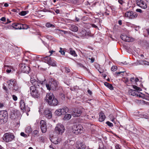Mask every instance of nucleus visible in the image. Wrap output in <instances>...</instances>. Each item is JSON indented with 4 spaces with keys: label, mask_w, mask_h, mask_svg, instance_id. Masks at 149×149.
<instances>
[{
    "label": "nucleus",
    "mask_w": 149,
    "mask_h": 149,
    "mask_svg": "<svg viewBox=\"0 0 149 149\" xmlns=\"http://www.w3.org/2000/svg\"><path fill=\"white\" fill-rule=\"evenodd\" d=\"M4 106V104L3 103H0V108H3Z\"/></svg>",
    "instance_id": "nucleus-56"
},
{
    "label": "nucleus",
    "mask_w": 149,
    "mask_h": 149,
    "mask_svg": "<svg viewBox=\"0 0 149 149\" xmlns=\"http://www.w3.org/2000/svg\"><path fill=\"white\" fill-rule=\"evenodd\" d=\"M118 23L120 25H121L122 24V21L121 20H119Z\"/></svg>",
    "instance_id": "nucleus-61"
},
{
    "label": "nucleus",
    "mask_w": 149,
    "mask_h": 149,
    "mask_svg": "<svg viewBox=\"0 0 149 149\" xmlns=\"http://www.w3.org/2000/svg\"><path fill=\"white\" fill-rule=\"evenodd\" d=\"M44 81H40L38 80H36L34 77H31L30 79V82L32 85L31 86H34L36 88H39L40 84L42 85Z\"/></svg>",
    "instance_id": "nucleus-4"
},
{
    "label": "nucleus",
    "mask_w": 149,
    "mask_h": 149,
    "mask_svg": "<svg viewBox=\"0 0 149 149\" xmlns=\"http://www.w3.org/2000/svg\"><path fill=\"white\" fill-rule=\"evenodd\" d=\"M118 2L121 4H122L123 3V1L122 0H118Z\"/></svg>",
    "instance_id": "nucleus-55"
},
{
    "label": "nucleus",
    "mask_w": 149,
    "mask_h": 149,
    "mask_svg": "<svg viewBox=\"0 0 149 149\" xmlns=\"http://www.w3.org/2000/svg\"><path fill=\"white\" fill-rule=\"evenodd\" d=\"M145 61L141 60L139 61V63L141 64L144 65Z\"/></svg>",
    "instance_id": "nucleus-51"
},
{
    "label": "nucleus",
    "mask_w": 149,
    "mask_h": 149,
    "mask_svg": "<svg viewBox=\"0 0 149 149\" xmlns=\"http://www.w3.org/2000/svg\"><path fill=\"white\" fill-rule=\"evenodd\" d=\"M55 52V51H53V50H52V51H49V52L50 53H51V54L50 55V56H51V55L53 54V53L54 52Z\"/></svg>",
    "instance_id": "nucleus-62"
},
{
    "label": "nucleus",
    "mask_w": 149,
    "mask_h": 149,
    "mask_svg": "<svg viewBox=\"0 0 149 149\" xmlns=\"http://www.w3.org/2000/svg\"><path fill=\"white\" fill-rule=\"evenodd\" d=\"M130 81L132 82H133L135 81V79L134 77H132L130 78Z\"/></svg>",
    "instance_id": "nucleus-58"
},
{
    "label": "nucleus",
    "mask_w": 149,
    "mask_h": 149,
    "mask_svg": "<svg viewBox=\"0 0 149 149\" xmlns=\"http://www.w3.org/2000/svg\"><path fill=\"white\" fill-rule=\"evenodd\" d=\"M40 128L42 133H44L47 130V125L46 122L43 120H41L40 122Z\"/></svg>",
    "instance_id": "nucleus-10"
},
{
    "label": "nucleus",
    "mask_w": 149,
    "mask_h": 149,
    "mask_svg": "<svg viewBox=\"0 0 149 149\" xmlns=\"http://www.w3.org/2000/svg\"><path fill=\"white\" fill-rule=\"evenodd\" d=\"M45 26L47 27L48 28L50 27L54 28L55 27V26L54 25L52 24H51L49 22L47 23L46 24Z\"/></svg>",
    "instance_id": "nucleus-36"
},
{
    "label": "nucleus",
    "mask_w": 149,
    "mask_h": 149,
    "mask_svg": "<svg viewBox=\"0 0 149 149\" xmlns=\"http://www.w3.org/2000/svg\"><path fill=\"white\" fill-rule=\"evenodd\" d=\"M69 29L72 31L74 32H77L78 30V27L77 26L72 24L70 25Z\"/></svg>",
    "instance_id": "nucleus-21"
},
{
    "label": "nucleus",
    "mask_w": 149,
    "mask_h": 149,
    "mask_svg": "<svg viewBox=\"0 0 149 149\" xmlns=\"http://www.w3.org/2000/svg\"><path fill=\"white\" fill-rule=\"evenodd\" d=\"M11 22V21L9 20L8 19H7V22H6V24H8Z\"/></svg>",
    "instance_id": "nucleus-63"
},
{
    "label": "nucleus",
    "mask_w": 149,
    "mask_h": 149,
    "mask_svg": "<svg viewBox=\"0 0 149 149\" xmlns=\"http://www.w3.org/2000/svg\"><path fill=\"white\" fill-rule=\"evenodd\" d=\"M106 123L109 127H111L113 126V123L109 122V121H107Z\"/></svg>",
    "instance_id": "nucleus-43"
},
{
    "label": "nucleus",
    "mask_w": 149,
    "mask_h": 149,
    "mask_svg": "<svg viewBox=\"0 0 149 149\" xmlns=\"http://www.w3.org/2000/svg\"><path fill=\"white\" fill-rule=\"evenodd\" d=\"M124 72V71H121V72H116L115 73V74H116V75H118L120 74L121 73H123Z\"/></svg>",
    "instance_id": "nucleus-53"
},
{
    "label": "nucleus",
    "mask_w": 149,
    "mask_h": 149,
    "mask_svg": "<svg viewBox=\"0 0 149 149\" xmlns=\"http://www.w3.org/2000/svg\"><path fill=\"white\" fill-rule=\"evenodd\" d=\"M28 11H22L19 13V14L21 16H24L28 13Z\"/></svg>",
    "instance_id": "nucleus-34"
},
{
    "label": "nucleus",
    "mask_w": 149,
    "mask_h": 149,
    "mask_svg": "<svg viewBox=\"0 0 149 149\" xmlns=\"http://www.w3.org/2000/svg\"><path fill=\"white\" fill-rule=\"evenodd\" d=\"M21 29H26L29 28L28 26L26 24H22Z\"/></svg>",
    "instance_id": "nucleus-35"
},
{
    "label": "nucleus",
    "mask_w": 149,
    "mask_h": 149,
    "mask_svg": "<svg viewBox=\"0 0 149 149\" xmlns=\"http://www.w3.org/2000/svg\"><path fill=\"white\" fill-rule=\"evenodd\" d=\"M45 100L48 104L51 106H55L58 103V100L55 98L52 93L47 94L45 99Z\"/></svg>",
    "instance_id": "nucleus-1"
},
{
    "label": "nucleus",
    "mask_w": 149,
    "mask_h": 149,
    "mask_svg": "<svg viewBox=\"0 0 149 149\" xmlns=\"http://www.w3.org/2000/svg\"><path fill=\"white\" fill-rule=\"evenodd\" d=\"M115 149H122L121 146L117 143L115 144Z\"/></svg>",
    "instance_id": "nucleus-37"
},
{
    "label": "nucleus",
    "mask_w": 149,
    "mask_h": 149,
    "mask_svg": "<svg viewBox=\"0 0 149 149\" xmlns=\"http://www.w3.org/2000/svg\"><path fill=\"white\" fill-rule=\"evenodd\" d=\"M7 120L5 118H3L0 117V124H4L7 122Z\"/></svg>",
    "instance_id": "nucleus-32"
},
{
    "label": "nucleus",
    "mask_w": 149,
    "mask_h": 149,
    "mask_svg": "<svg viewBox=\"0 0 149 149\" xmlns=\"http://www.w3.org/2000/svg\"><path fill=\"white\" fill-rule=\"evenodd\" d=\"M91 63H93L94 61V58H91Z\"/></svg>",
    "instance_id": "nucleus-60"
},
{
    "label": "nucleus",
    "mask_w": 149,
    "mask_h": 149,
    "mask_svg": "<svg viewBox=\"0 0 149 149\" xmlns=\"http://www.w3.org/2000/svg\"><path fill=\"white\" fill-rule=\"evenodd\" d=\"M8 4L7 3H5L4 4V6L6 7H8Z\"/></svg>",
    "instance_id": "nucleus-64"
},
{
    "label": "nucleus",
    "mask_w": 149,
    "mask_h": 149,
    "mask_svg": "<svg viewBox=\"0 0 149 149\" xmlns=\"http://www.w3.org/2000/svg\"><path fill=\"white\" fill-rule=\"evenodd\" d=\"M133 88L134 89L136 90L137 91H140L141 90V88L139 87H138L136 86L133 85L132 86Z\"/></svg>",
    "instance_id": "nucleus-41"
},
{
    "label": "nucleus",
    "mask_w": 149,
    "mask_h": 149,
    "mask_svg": "<svg viewBox=\"0 0 149 149\" xmlns=\"http://www.w3.org/2000/svg\"><path fill=\"white\" fill-rule=\"evenodd\" d=\"M15 136L14 134L11 133H5L3 136V140L6 142H10L14 139Z\"/></svg>",
    "instance_id": "nucleus-2"
},
{
    "label": "nucleus",
    "mask_w": 149,
    "mask_h": 149,
    "mask_svg": "<svg viewBox=\"0 0 149 149\" xmlns=\"http://www.w3.org/2000/svg\"><path fill=\"white\" fill-rule=\"evenodd\" d=\"M136 12H139L140 13H141L142 12V10L141 9H136Z\"/></svg>",
    "instance_id": "nucleus-54"
},
{
    "label": "nucleus",
    "mask_w": 149,
    "mask_h": 149,
    "mask_svg": "<svg viewBox=\"0 0 149 149\" xmlns=\"http://www.w3.org/2000/svg\"><path fill=\"white\" fill-rule=\"evenodd\" d=\"M137 16L138 14L136 13H134L132 11H127L125 14V17L130 19H135Z\"/></svg>",
    "instance_id": "nucleus-7"
},
{
    "label": "nucleus",
    "mask_w": 149,
    "mask_h": 149,
    "mask_svg": "<svg viewBox=\"0 0 149 149\" xmlns=\"http://www.w3.org/2000/svg\"><path fill=\"white\" fill-rule=\"evenodd\" d=\"M55 113L56 115L58 116L63 114L62 111L61 109H59L58 110H57L56 111Z\"/></svg>",
    "instance_id": "nucleus-30"
},
{
    "label": "nucleus",
    "mask_w": 149,
    "mask_h": 149,
    "mask_svg": "<svg viewBox=\"0 0 149 149\" xmlns=\"http://www.w3.org/2000/svg\"><path fill=\"white\" fill-rule=\"evenodd\" d=\"M60 98L62 100H64L65 98V95L62 93H61L60 94Z\"/></svg>",
    "instance_id": "nucleus-39"
},
{
    "label": "nucleus",
    "mask_w": 149,
    "mask_h": 149,
    "mask_svg": "<svg viewBox=\"0 0 149 149\" xmlns=\"http://www.w3.org/2000/svg\"><path fill=\"white\" fill-rule=\"evenodd\" d=\"M117 67L116 66H113L111 68V70L113 71H115L117 70Z\"/></svg>",
    "instance_id": "nucleus-42"
},
{
    "label": "nucleus",
    "mask_w": 149,
    "mask_h": 149,
    "mask_svg": "<svg viewBox=\"0 0 149 149\" xmlns=\"http://www.w3.org/2000/svg\"><path fill=\"white\" fill-rule=\"evenodd\" d=\"M69 52L72 55L74 56H77V55L75 51L73 50L72 48H70L68 50Z\"/></svg>",
    "instance_id": "nucleus-25"
},
{
    "label": "nucleus",
    "mask_w": 149,
    "mask_h": 149,
    "mask_svg": "<svg viewBox=\"0 0 149 149\" xmlns=\"http://www.w3.org/2000/svg\"><path fill=\"white\" fill-rule=\"evenodd\" d=\"M20 107L21 109L23 111L26 110V107L25 102L23 100H21L19 102Z\"/></svg>",
    "instance_id": "nucleus-18"
},
{
    "label": "nucleus",
    "mask_w": 149,
    "mask_h": 149,
    "mask_svg": "<svg viewBox=\"0 0 149 149\" xmlns=\"http://www.w3.org/2000/svg\"><path fill=\"white\" fill-rule=\"evenodd\" d=\"M136 3L138 6L143 9H145L147 8L146 3L141 0H136Z\"/></svg>",
    "instance_id": "nucleus-13"
},
{
    "label": "nucleus",
    "mask_w": 149,
    "mask_h": 149,
    "mask_svg": "<svg viewBox=\"0 0 149 149\" xmlns=\"http://www.w3.org/2000/svg\"><path fill=\"white\" fill-rule=\"evenodd\" d=\"M65 71L67 72L68 73L70 72V70L68 68L65 67Z\"/></svg>",
    "instance_id": "nucleus-50"
},
{
    "label": "nucleus",
    "mask_w": 149,
    "mask_h": 149,
    "mask_svg": "<svg viewBox=\"0 0 149 149\" xmlns=\"http://www.w3.org/2000/svg\"><path fill=\"white\" fill-rule=\"evenodd\" d=\"M20 135L21 136H23L24 137H27V135L26 134H24V132H22L20 133Z\"/></svg>",
    "instance_id": "nucleus-47"
},
{
    "label": "nucleus",
    "mask_w": 149,
    "mask_h": 149,
    "mask_svg": "<svg viewBox=\"0 0 149 149\" xmlns=\"http://www.w3.org/2000/svg\"><path fill=\"white\" fill-rule=\"evenodd\" d=\"M137 93H138V91H136L135 90L130 89L128 91L129 94L133 96H135Z\"/></svg>",
    "instance_id": "nucleus-24"
},
{
    "label": "nucleus",
    "mask_w": 149,
    "mask_h": 149,
    "mask_svg": "<svg viewBox=\"0 0 149 149\" xmlns=\"http://www.w3.org/2000/svg\"><path fill=\"white\" fill-rule=\"evenodd\" d=\"M40 141L43 142L44 141V138L42 136H40L39 137Z\"/></svg>",
    "instance_id": "nucleus-46"
},
{
    "label": "nucleus",
    "mask_w": 149,
    "mask_h": 149,
    "mask_svg": "<svg viewBox=\"0 0 149 149\" xmlns=\"http://www.w3.org/2000/svg\"><path fill=\"white\" fill-rule=\"evenodd\" d=\"M0 117L3 118H6L7 120L8 119V114L6 111H1L0 113Z\"/></svg>",
    "instance_id": "nucleus-20"
},
{
    "label": "nucleus",
    "mask_w": 149,
    "mask_h": 149,
    "mask_svg": "<svg viewBox=\"0 0 149 149\" xmlns=\"http://www.w3.org/2000/svg\"><path fill=\"white\" fill-rule=\"evenodd\" d=\"M144 65H149V62L146 61H145V62H144Z\"/></svg>",
    "instance_id": "nucleus-57"
},
{
    "label": "nucleus",
    "mask_w": 149,
    "mask_h": 149,
    "mask_svg": "<svg viewBox=\"0 0 149 149\" xmlns=\"http://www.w3.org/2000/svg\"><path fill=\"white\" fill-rule=\"evenodd\" d=\"M83 127L80 125H74L73 128L72 132L77 134L81 133L83 130Z\"/></svg>",
    "instance_id": "nucleus-8"
},
{
    "label": "nucleus",
    "mask_w": 149,
    "mask_h": 149,
    "mask_svg": "<svg viewBox=\"0 0 149 149\" xmlns=\"http://www.w3.org/2000/svg\"><path fill=\"white\" fill-rule=\"evenodd\" d=\"M42 61L53 66H56V63L54 61L51 59V58L49 56H46L43 57L42 58Z\"/></svg>",
    "instance_id": "nucleus-6"
},
{
    "label": "nucleus",
    "mask_w": 149,
    "mask_h": 149,
    "mask_svg": "<svg viewBox=\"0 0 149 149\" xmlns=\"http://www.w3.org/2000/svg\"><path fill=\"white\" fill-rule=\"evenodd\" d=\"M105 118V116L104 114L102 112H100L99 114V121L100 122H102L104 120Z\"/></svg>",
    "instance_id": "nucleus-22"
},
{
    "label": "nucleus",
    "mask_w": 149,
    "mask_h": 149,
    "mask_svg": "<svg viewBox=\"0 0 149 149\" xmlns=\"http://www.w3.org/2000/svg\"><path fill=\"white\" fill-rule=\"evenodd\" d=\"M25 131L26 132L29 133L31 131V129L29 127H28L26 128Z\"/></svg>",
    "instance_id": "nucleus-38"
},
{
    "label": "nucleus",
    "mask_w": 149,
    "mask_h": 149,
    "mask_svg": "<svg viewBox=\"0 0 149 149\" xmlns=\"http://www.w3.org/2000/svg\"><path fill=\"white\" fill-rule=\"evenodd\" d=\"M0 20L3 22H6V18L4 17H3L0 19Z\"/></svg>",
    "instance_id": "nucleus-49"
},
{
    "label": "nucleus",
    "mask_w": 149,
    "mask_h": 149,
    "mask_svg": "<svg viewBox=\"0 0 149 149\" xmlns=\"http://www.w3.org/2000/svg\"><path fill=\"white\" fill-rule=\"evenodd\" d=\"M86 147V145L82 142H78L76 146V148L78 149H82L85 148Z\"/></svg>",
    "instance_id": "nucleus-19"
},
{
    "label": "nucleus",
    "mask_w": 149,
    "mask_h": 149,
    "mask_svg": "<svg viewBox=\"0 0 149 149\" xmlns=\"http://www.w3.org/2000/svg\"><path fill=\"white\" fill-rule=\"evenodd\" d=\"M46 86L47 90L49 91L51 89L53 90V86L51 83H50V82L49 84H46Z\"/></svg>",
    "instance_id": "nucleus-29"
},
{
    "label": "nucleus",
    "mask_w": 149,
    "mask_h": 149,
    "mask_svg": "<svg viewBox=\"0 0 149 149\" xmlns=\"http://www.w3.org/2000/svg\"><path fill=\"white\" fill-rule=\"evenodd\" d=\"M87 35L86 32V31L84 30H83L79 33V35L80 36L84 37Z\"/></svg>",
    "instance_id": "nucleus-27"
},
{
    "label": "nucleus",
    "mask_w": 149,
    "mask_h": 149,
    "mask_svg": "<svg viewBox=\"0 0 149 149\" xmlns=\"http://www.w3.org/2000/svg\"><path fill=\"white\" fill-rule=\"evenodd\" d=\"M19 66L20 68V70L21 72L27 74L29 72L30 69V67L27 65L25 64L21 63L19 64Z\"/></svg>",
    "instance_id": "nucleus-5"
},
{
    "label": "nucleus",
    "mask_w": 149,
    "mask_h": 149,
    "mask_svg": "<svg viewBox=\"0 0 149 149\" xmlns=\"http://www.w3.org/2000/svg\"><path fill=\"white\" fill-rule=\"evenodd\" d=\"M21 24H18L17 23H15L14 24H12V26L15 29H21Z\"/></svg>",
    "instance_id": "nucleus-23"
},
{
    "label": "nucleus",
    "mask_w": 149,
    "mask_h": 149,
    "mask_svg": "<svg viewBox=\"0 0 149 149\" xmlns=\"http://www.w3.org/2000/svg\"><path fill=\"white\" fill-rule=\"evenodd\" d=\"M30 88L31 94L33 97L38 98L40 96V93L38 91L39 88H36L34 86H31Z\"/></svg>",
    "instance_id": "nucleus-3"
},
{
    "label": "nucleus",
    "mask_w": 149,
    "mask_h": 149,
    "mask_svg": "<svg viewBox=\"0 0 149 149\" xmlns=\"http://www.w3.org/2000/svg\"><path fill=\"white\" fill-rule=\"evenodd\" d=\"M82 113V111L80 109L78 108H76L73 111L72 115L75 117H79L81 115Z\"/></svg>",
    "instance_id": "nucleus-14"
},
{
    "label": "nucleus",
    "mask_w": 149,
    "mask_h": 149,
    "mask_svg": "<svg viewBox=\"0 0 149 149\" xmlns=\"http://www.w3.org/2000/svg\"><path fill=\"white\" fill-rule=\"evenodd\" d=\"M8 82V84H10V83L11 84L12 83V84H13L14 83H16L15 82V81L13 79L10 80Z\"/></svg>",
    "instance_id": "nucleus-44"
},
{
    "label": "nucleus",
    "mask_w": 149,
    "mask_h": 149,
    "mask_svg": "<svg viewBox=\"0 0 149 149\" xmlns=\"http://www.w3.org/2000/svg\"><path fill=\"white\" fill-rule=\"evenodd\" d=\"M33 134L36 135L38 134V132L37 130H35L33 131Z\"/></svg>",
    "instance_id": "nucleus-59"
},
{
    "label": "nucleus",
    "mask_w": 149,
    "mask_h": 149,
    "mask_svg": "<svg viewBox=\"0 0 149 149\" xmlns=\"http://www.w3.org/2000/svg\"><path fill=\"white\" fill-rule=\"evenodd\" d=\"M12 83L8 84V88L9 89L14 90L15 91H17L19 89V87L16 83H15L13 84H12Z\"/></svg>",
    "instance_id": "nucleus-16"
},
{
    "label": "nucleus",
    "mask_w": 149,
    "mask_h": 149,
    "mask_svg": "<svg viewBox=\"0 0 149 149\" xmlns=\"http://www.w3.org/2000/svg\"><path fill=\"white\" fill-rule=\"evenodd\" d=\"M50 83L53 86V90H56L58 87V82L54 78H51L49 80Z\"/></svg>",
    "instance_id": "nucleus-11"
},
{
    "label": "nucleus",
    "mask_w": 149,
    "mask_h": 149,
    "mask_svg": "<svg viewBox=\"0 0 149 149\" xmlns=\"http://www.w3.org/2000/svg\"><path fill=\"white\" fill-rule=\"evenodd\" d=\"M62 111L63 114H65V113L68 112L69 109L67 107H65L62 109H61Z\"/></svg>",
    "instance_id": "nucleus-28"
},
{
    "label": "nucleus",
    "mask_w": 149,
    "mask_h": 149,
    "mask_svg": "<svg viewBox=\"0 0 149 149\" xmlns=\"http://www.w3.org/2000/svg\"><path fill=\"white\" fill-rule=\"evenodd\" d=\"M14 101H16L17 100V97L15 95H12Z\"/></svg>",
    "instance_id": "nucleus-48"
},
{
    "label": "nucleus",
    "mask_w": 149,
    "mask_h": 149,
    "mask_svg": "<svg viewBox=\"0 0 149 149\" xmlns=\"http://www.w3.org/2000/svg\"><path fill=\"white\" fill-rule=\"evenodd\" d=\"M104 85L111 90H113V88L112 85L111 84H109L107 82H105L104 83Z\"/></svg>",
    "instance_id": "nucleus-26"
},
{
    "label": "nucleus",
    "mask_w": 149,
    "mask_h": 149,
    "mask_svg": "<svg viewBox=\"0 0 149 149\" xmlns=\"http://www.w3.org/2000/svg\"><path fill=\"white\" fill-rule=\"evenodd\" d=\"M142 95H143V94L142 93H139L138 92V93H136V94L135 96H139V97H143Z\"/></svg>",
    "instance_id": "nucleus-45"
},
{
    "label": "nucleus",
    "mask_w": 149,
    "mask_h": 149,
    "mask_svg": "<svg viewBox=\"0 0 149 149\" xmlns=\"http://www.w3.org/2000/svg\"><path fill=\"white\" fill-rule=\"evenodd\" d=\"M59 52L61 53V54L63 55H65V52L63 49L61 48H60Z\"/></svg>",
    "instance_id": "nucleus-40"
},
{
    "label": "nucleus",
    "mask_w": 149,
    "mask_h": 149,
    "mask_svg": "<svg viewBox=\"0 0 149 149\" xmlns=\"http://www.w3.org/2000/svg\"><path fill=\"white\" fill-rule=\"evenodd\" d=\"M91 26L92 27L95 28H98L97 26L94 24H91Z\"/></svg>",
    "instance_id": "nucleus-52"
},
{
    "label": "nucleus",
    "mask_w": 149,
    "mask_h": 149,
    "mask_svg": "<svg viewBox=\"0 0 149 149\" xmlns=\"http://www.w3.org/2000/svg\"><path fill=\"white\" fill-rule=\"evenodd\" d=\"M44 114L45 116L47 118L50 119L52 118V112L51 111L48 109H45Z\"/></svg>",
    "instance_id": "nucleus-17"
},
{
    "label": "nucleus",
    "mask_w": 149,
    "mask_h": 149,
    "mask_svg": "<svg viewBox=\"0 0 149 149\" xmlns=\"http://www.w3.org/2000/svg\"><path fill=\"white\" fill-rule=\"evenodd\" d=\"M13 70V68L11 66L5 65L4 67V70L7 74L11 73Z\"/></svg>",
    "instance_id": "nucleus-12"
},
{
    "label": "nucleus",
    "mask_w": 149,
    "mask_h": 149,
    "mask_svg": "<svg viewBox=\"0 0 149 149\" xmlns=\"http://www.w3.org/2000/svg\"><path fill=\"white\" fill-rule=\"evenodd\" d=\"M59 141L60 140L57 139V138H54L51 141H52L55 144H58V143L59 142Z\"/></svg>",
    "instance_id": "nucleus-33"
},
{
    "label": "nucleus",
    "mask_w": 149,
    "mask_h": 149,
    "mask_svg": "<svg viewBox=\"0 0 149 149\" xmlns=\"http://www.w3.org/2000/svg\"><path fill=\"white\" fill-rule=\"evenodd\" d=\"M120 38L126 42H129L134 40V39L133 38L126 35H122L120 36Z\"/></svg>",
    "instance_id": "nucleus-15"
},
{
    "label": "nucleus",
    "mask_w": 149,
    "mask_h": 149,
    "mask_svg": "<svg viewBox=\"0 0 149 149\" xmlns=\"http://www.w3.org/2000/svg\"><path fill=\"white\" fill-rule=\"evenodd\" d=\"M71 116L70 114H66L65 115L64 117V120H68L71 118Z\"/></svg>",
    "instance_id": "nucleus-31"
},
{
    "label": "nucleus",
    "mask_w": 149,
    "mask_h": 149,
    "mask_svg": "<svg viewBox=\"0 0 149 149\" xmlns=\"http://www.w3.org/2000/svg\"><path fill=\"white\" fill-rule=\"evenodd\" d=\"M55 128L56 130L57 131L59 134H62L65 130L64 126L60 123H58L57 124Z\"/></svg>",
    "instance_id": "nucleus-9"
}]
</instances>
